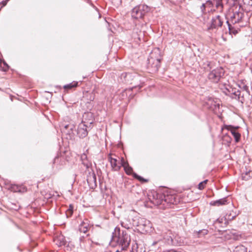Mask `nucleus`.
I'll return each mask as SVG.
<instances>
[{
	"label": "nucleus",
	"instance_id": "obj_30",
	"mask_svg": "<svg viewBox=\"0 0 252 252\" xmlns=\"http://www.w3.org/2000/svg\"><path fill=\"white\" fill-rule=\"evenodd\" d=\"M205 4H206L207 7L209 8H212L214 6V2L210 0H207Z\"/></svg>",
	"mask_w": 252,
	"mask_h": 252
},
{
	"label": "nucleus",
	"instance_id": "obj_19",
	"mask_svg": "<svg viewBox=\"0 0 252 252\" xmlns=\"http://www.w3.org/2000/svg\"><path fill=\"white\" fill-rule=\"evenodd\" d=\"M233 252H247V248L243 245L237 246L234 249Z\"/></svg>",
	"mask_w": 252,
	"mask_h": 252
},
{
	"label": "nucleus",
	"instance_id": "obj_29",
	"mask_svg": "<svg viewBox=\"0 0 252 252\" xmlns=\"http://www.w3.org/2000/svg\"><path fill=\"white\" fill-rule=\"evenodd\" d=\"M164 239L166 243L170 244L172 242V238L171 236L167 235L166 237H164Z\"/></svg>",
	"mask_w": 252,
	"mask_h": 252
},
{
	"label": "nucleus",
	"instance_id": "obj_47",
	"mask_svg": "<svg viewBox=\"0 0 252 252\" xmlns=\"http://www.w3.org/2000/svg\"><path fill=\"white\" fill-rule=\"evenodd\" d=\"M235 217V216H233L231 218V219H233Z\"/></svg>",
	"mask_w": 252,
	"mask_h": 252
},
{
	"label": "nucleus",
	"instance_id": "obj_24",
	"mask_svg": "<svg viewBox=\"0 0 252 252\" xmlns=\"http://www.w3.org/2000/svg\"><path fill=\"white\" fill-rule=\"evenodd\" d=\"M0 67L2 68L3 71H6L8 69L9 66L5 62H3L0 63Z\"/></svg>",
	"mask_w": 252,
	"mask_h": 252
},
{
	"label": "nucleus",
	"instance_id": "obj_3",
	"mask_svg": "<svg viewBox=\"0 0 252 252\" xmlns=\"http://www.w3.org/2000/svg\"><path fill=\"white\" fill-rule=\"evenodd\" d=\"M225 94L232 99H236L243 103L245 99L244 98V94L240 93V90L232 86H228L224 91Z\"/></svg>",
	"mask_w": 252,
	"mask_h": 252
},
{
	"label": "nucleus",
	"instance_id": "obj_39",
	"mask_svg": "<svg viewBox=\"0 0 252 252\" xmlns=\"http://www.w3.org/2000/svg\"><path fill=\"white\" fill-rule=\"evenodd\" d=\"M67 210L73 211V206L71 204L69 205V208Z\"/></svg>",
	"mask_w": 252,
	"mask_h": 252
},
{
	"label": "nucleus",
	"instance_id": "obj_37",
	"mask_svg": "<svg viewBox=\"0 0 252 252\" xmlns=\"http://www.w3.org/2000/svg\"><path fill=\"white\" fill-rule=\"evenodd\" d=\"M216 12H218V10H217V9H216V7L214 8H211L210 10L208 11V12L212 13H214Z\"/></svg>",
	"mask_w": 252,
	"mask_h": 252
},
{
	"label": "nucleus",
	"instance_id": "obj_31",
	"mask_svg": "<svg viewBox=\"0 0 252 252\" xmlns=\"http://www.w3.org/2000/svg\"><path fill=\"white\" fill-rule=\"evenodd\" d=\"M121 225L122 226V227L127 229H130V227H131V226H130V224H129V223H125L124 222H121Z\"/></svg>",
	"mask_w": 252,
	"mask_h": 252
},
{
	"label": "nucleus",
	"instance_id": "obj_42",
	"mask_svg": "<svg viewBox=\"0 0 252 252\" xmlns=\"http://www.w3.org/2000/svg\"><path fill=\"white\" fill-rule=\"evenodd\" d=\"M87 2L88 3H90V4L93 5V3L91 2V1L90 0H86Z\"/></svg>",
	"mask_w": 252,
	"mask_h": 252
},
{
	"label": "nucleus",
	"instance_id": "obj_38",
	"mask_svg": "<svg viewBox=\"0 0 252 252\" xmlns=\"http://www.w3.org/2000/svg\"><path fill=\"white\" fill-rule=\"evenodd\" d=\"M244 3V4H246V1H248V2H247V4H252V0H242Z\"/></svg>",
	"mask_w": 252,
	"mask_h": 252
},
{
	"label": "nucleus",
	"instance_id": "obj_17",
	"mask_svg": "<svg viewBox=\"0 0 252 252\" xmlns=\"http://www.w3.org/2000/svg\"><path fill=\"white\" fill-rule=\"evenodd\" d=\"M227 200L225 198H221L216 201H211L210 204L213 206H219L220 205H224L226 203Z\"/></svg>",
	"mask_w": 252,
	"mask_h": 252
},
{
	"label": "nucleus",
	"instance_id": "obj_22",
	"mask_svg": "<svg viewBox=\"0 0 252 252\" xmlns=\"http://www.w3.org/2000/svg\"><path fill=\"white\" fill-rule=\"evenodd\" d=\"M78 82H73L70 84L64 85L63 88L64 89H71L73 88L76 87L78 86Z\"/></svg>",
	"mask_w": 252,
	"mask_h": 252
},
{
	"label": "nucleus",
	"instance_id": "obj_35",
	"mask_svg": "<svg viewBox=\"0 0 252 252\" xmlns=\"http://www.w3.org/2000/svg\"><path fill=\"white\" fill-rule=\"evenodd\" d=\"M132 76V75L131 73H126L125 75L126 81H128V79L130 78Z\"/></svg>",
	"mask_w": 252,
	"mask_h": 252
},
{
	"label": "nucleus",
	"instance_id": "obj_4",
	"mask_svg": "<svg viewBox=\"0 0 252 252\" xmlns=\"http://www.w3.org/2000/svg\"><path fill=\"white\" fill-rule=\"evenodd\" d=\"M150 10V8L145 4H140L134 7L131 11V16L133 18L142 19Z\"/></svg>",
	"mask_w": 252,
	"mask_h": 252
},
{
	"label": "nucleus",
	"instance_id": "obj_25",
	"mask_svg": "<svg viewBox=\"0 0 252 252\" xmlns=\"http://www.w3.org/2000/svg\"><path fill=\"white\" fill-rule=\"evenodd\" d=\"M208 180H205L200 182L198 185V189L200 190H202L204 189L205 185L207 184Z\"/></svg>",
	"mask_w": 252,
	"mask_h": 252
},
{
	"label": "nucleus",
	"instance_id": "obj_34",
	"mask_svg": "<svg viewBox=\"0 0 252 252\" xmlns=\"http://www.w3.org/2000/svg\"><path fill=\"white\" fill-rule=\"evenodd\" d=\"M223 220H224L225 221V223H226V218L224 219V220H223V218H218L217 220H216V222H218L219 223H221L223 222Z\"/></svg>",
	"mask_w": 252,
	"mask_h": 252
},
{
	"label": "nucleus",
	"instance_id": "obj_11",
	"mask_svg": "<svg viewBox=\"0 0 252 252\" xmlns=\"http://www.w3.org/2000/svg\"><path fill=\"white\" fill-rule=\"evenodd\" d=\"M87 181L91 188L94 189L96 187V177L94 172L89 171V175L87 176Z\"/></svg>",
	"mask_w": 252,
	"mask_h": 252
},
{
	"label": "nucleus",
	"instance_id": "obj_41",
	"mask_svg": "<svg viewBox=\"0 0 252 252\" xmlns=\"http://www.w3.org/2000/svg\"><path fill=\"white\" fill-rule=\"evenodd\" d=\"M231 0L233 1L234 3H236V2L239 3V2H240L239 0Z\"/></svg>",
	"mask_w": 252,
	"mask_h": 252
},
{
	"label": "nucleus",
	"instance_id": "obj_14",
	"mask_svg": "<svg viewBox=\"0 0 252 252\" xmlns=\"http://www.w3.org/2000/svg\"><path fill=\"white\" fill-rule=\"evenodd\" d=\"M244 13L240 11H236L233 12L232 15L230 17V20L232 23L235 24L240 22L243 18Z\"/></svg>",
	"mask_w": 252,
	"mask_h": 252
},
{
	"label": "nucleus",
	"instance_id": "obj_33",
	"mask_svg": "<svg viewBox=\"0 0 252 252\" xmlns=\"http://www.w3.org/2000/svg\"><path fill=\"white\" fill-rule=\"evenodd\" d=\"M88 159V158L87 155L86 154L84 153L82 155H81V160L82 162H83L85 160H87Z\"/></svg>",
	"mask_w": 252,
	"mask_h": 252
},
{
	"label": "nucleus",
	"instance_id": "obj_6",
	"mask_svg": "<svg viewBox=\"0 0 252 252\" xmlns=\"http://www.w3.org/2000/svg\"><path fill=\"white\" fill-rule=\"evenodd\" d=\"M121 166H123L124 168V170L126 173L127 175H131L132 174L133 177L142 182H147L148 181L147 180L145 179L143 177L138 175L135 173H133V169L131 167H130L127 162H126L124 160V159L122 158L121 160Z\"/></svg>",
	"mask_w": 252,
	"mask_h": 252
},
{
	"label": "nucleus",
	"instance_id": "obj_48",
	"mask_svg": "<svg viewBox=\"0 0 252 252\" xmlns=\"http://www.w3.org/2000/svg\"><path fill=\"white\" fill-rule=\"evenodd\" d=\"M251 70H252V65L251 67Z\"/></svg>",
	"mask_w": 252,
	"mask_h": 252
},
{
	"label": "nucleus",
	"instance_id": "obj_12",
	"mask_svg": "<svg viewBox=\"0 0 252 252\" xmlns=\"http://www.w3.org/2000/svg\"><path fill=\"white\" fill-rule=\"evenodd\" d=\"M87 126L84 123H81L78 125L77 129V135L80 138H84L88 135Z\"/></svg>",
	"mask_w": 252,
	"mask_h": 252
},
{
	"label": "nucleus",
	"instance_id": "obj_16",
	"mask_svg": "<svg viewBox=\"0 0 252 252\" xmlns=\"http://www.w3.org/2000/svg\"><path fill=\"white\" fill-rule=\"evenodd\" d=\"M214 4L215 5V7L218 10V12L220 13H222L223 10V4L222 3V0H213Z\"/></svg>",
	"mask_w": 252,
	"mask_h": 252
},
{
	"label": "nucleus",
	"instance_id": "obj_18",
	"mask_svg": "<svg viewBox=\"0 0 252 252\" xmlns=\"http://www.w3.org/2000/svg\"><path fill=\"white\" fill-rule=\"evenodd\" d=\"M208 231L207 229L199 230L198 231H194V235L198 237H200L202 236H205L207 234Z\"/></svg>",
	"mask_w": 252,
	"mask_h": 252
},
{
	"label": "nucleus",
	"instance_id": "obj_26",
	"mask_svg": "<svg viewBox=\"0 0 252 252\" xmlns=\"http://www.w3.org/2000/svg\"><path fill=\"white\" fill-rule=\"evenodd\" d=\"M206 8H207L205 3H203L200 6V9L201 10V14L202 15H205L207 13Z\"/></svg>",
	"mask_w": 252,
	"mask_h": 252
},
{
	"label": "nucleus",
	"instance_id": "obj_8",
	"mask_svg": "<svg viewBox=\"0 0 252 252\" xmlns=\"http://www.w3.org/2000/svg\"><path fill=\"white\" fill-rule=\"evenodd\" d=\"M239 126H234L231 125H224L222 127V129H227L230 131L235 138V140L236 142H238L241 138V134L236 131V130L239 128Z\"/></svg>",
	"mask_w": 252,
	"mask_h": 252
},
{
	"label": "nucleus",
	"instance_id": "obj_27",
	"mask_svg": "<svg viewBox=\"0 0 252 252\" xmlns=\"http://www.w3.org/2000/svg\"><path fill=\"white\" fill-rule=\"evenodd\" d=\"M147 223H149V221L144 219H140L138 222V224H137V226L139 227L142 225L145 226L147 225Z\"/></svg>",
	"mask_w": 252,
	"mask_h": 252
},
{
	"label": "nucleus",
	"instance_id": "obj_5",
	"mask_svg": "<svg viewBox=\"0 0 252 252\" xmlns=\"http://www.w3.org/2000/svg\"><path fill=\"white\" fill-rule=\"evenodd\" d=\"M224 70L221 67L217 68L213 70L208 74V78L212 82L218 83L224 75Z\"/></svg>",
	"mask_w": 252,
	"mask_h": 252
},
{
	"label": "nucleus",
	"instance_id": "obj_13",
	"mask_svg": "<svg viewBox=\"0 0 252 252\" xmlns=\"http://www.w3.org/2000/svg\"><path fill=\"white\" fill-rule=\"evenodd\" d=\"M92 226L90 221L88 219H85L79 225V230L80 232L86 233Z\"/></svg>",
	"mask_w": 252,
	"mask_h": 252
},
{
	"label": "nucleus",
	"instance_id": "obj_20",
	"mask_svg": "<svg viewBox=\"0 0 252 252\" xmlns=\"http://www.w3.org/2000/svg\"><path fill=\"white\" fill-rule=\"evenodd\" d=\"M252 175V171H249L248 172H246V173L242 174V178L244 180L247 181L251 178Z\"/></svg>",
	"mask_w": 252,
	"mask_h": 252
},
{
	"label": "nucleus",
	"instance_id": "obj_23",
	"mask_svg": "<svg viewBox=\"0 0 252 252\" xmlns=\"http://www.w3.org/2000/svg\"><path fill=\"white\" fill-rule=\"evenodd\" d=\"M222 140L224 142V143L229 145L231 142L232 138L229 135L225 134L223 136Z\"/></svg>",
	"mask_w": 252,
	"mask_h": 252
},
{
	"label": "nucleus",
	"instance_id": "obj_2",
	"mask_svg": "<svg viewBox=\"0 0 252 252\" xmlns=\"http://www.w3.org/2000/svg\"><path fill=\"white\" fill-rule=\"evenodd\" d=\"M161 56L158 48L155 49L150 53L148 59L147 69L150 73L157 72L160 65Z\"/></svg>",
	"mask_w": 252,
	"mask_h": 252
},
{
	"label": "nucleus",
	"instance_id": "obj_40",
	"mask_svg": "<svg viewBox=\"0 0 252 252\" xmlns=\"http://www.w3.org/2000/svg\"><path fill=\"white\" fill-rule=\"evenodd\" d=\"M85 239V237L84 236H81L79 238V240L80 243L82 242Z\"/></svg>",
	"mask_w": 252,
	"mask_h": 252
},
{
	"label": "nucleus",
	"instance_id": "obj_7",
	"mask_svg": "<svg viewBox=\"0 0 252 252\" xmlns=\"http://www.w3.org/2000/svg\"><path fill=\"white\" fill-rule=\"evenodd\" d=\"M223 22V18L220 15H218L213 16L211 20L210 25L208 27V30H218L220 28H221L222 27Z\"/></svg>",
	"mask_w": 252,
	"mask_h": 252
},
{
	"label": "nucleus",
	"instance_id": "obj_36",
	"mask_svg": "<svg viewBox=\"0 0 252 252\" xmlns=\"http://www.w3.org/2000/svg\"><path fill=\"white\" fill-rule=\"evenodd\" d=\"M226 23L228 25V29H229V31L230 32H233L234 34H235L236 33H237V31H232L231 29V25L229 24V22L228 21H226Z\"/></svg>",
	"mask_w": 252,
	"mask_h": 252
},
{
	"label": "nucleus",
	"instance_id": "obj_46",
	"mask_svg": "<svg viewBox=\"0 0 252 252\" xmlns=\"http://www.w3.org/2000/svg\"><path fill=\"white\" fill-rule=\"evenodd\" d=\"M94 99V97H93V99H92V98H91L90 100H93Z\"/></svg>",
	"mask_w": 252,
	"mask_h": 252
},
{
	"label": "nucleus",
	"instance_id": "obj_9",
	"mask_svg": "<svg viewBox=\"0 0 252 252\" xmlns=\"http://www.w3.org/2000/svg\"><path fill=\"white\" fill-rule=\"evenodd\" d=\"M150 201L156 206H159L161 204H164V202H166L165 196L162 194L156 193L152 196V198H149Z\"/></svg>",
	"mask_w": 252,
	"mask_h": 252
},
{
	"label": "nucleus",
	"instance_id": "obj_44",
	"mask_svg": "<svg viewBox=\"0 0 252 252\" xmlns=\"http://www.w3.org/2000/svg\"><path fill=\"white\" fill-rule=\"evenodd\" d=\"M68 126V125H66V126H65V128H67Z\"/></svg>",
	"mask_w": 252,
	"mask_h": 252
},
{
	"label": "nucleus",
	"instance_id": "obj_15",
	"mask_svg": "<svg viewBox=\"0 0 252 252\" xmlns=\"http://www.w3.org/2000/svg\"><path fill=\"white\" fill-rule=\"evenodd\" d=\"M238 87L239 88V89L240 90V93L244 94V99L245 96L250 95L249 87L246 85L242 84L241 85H238Z\"/></svg>",
	"mask_w": 252,
	"mask_h": 252
},
{
	"label": "nucleus",
	"instance_id": "obj_10",
	"mask_svg": "<svg viewBox=\"0 0 252 252\" xmlns=\"http://www.w3.org/2000/svg\"><path fill=\"white\" fill-rule=\"evenodd\" d=\"M112 155L111 154H109L108 155V160L110 162L112 169L114 171H118L121 168V164H120L118 162L117 159L116 158L117 156L116 155H114L115 158L112 157Z\"/></svg>",
	"mask_w": 252,
	"mask_h": 252
},
{
	"label": "nucleus",
	"instance_id": "obj_43",
	"mask_svg": "<svg viewBox=\"0 0 252 252\" xmlns=\"http://www.w3.org/2000/svg\"><path fill=\"white\" fill-rule=\"evenodd\" d=\"M157 243H158V242H153V246H154V245H155L156 244H157Z\"/></svg>",
	"mask_w": 252,
	"mask_h": 252
},
{
	"label": "nucleus",
	"instance_id": "obj_1",
	"mask_svg": "<svg viewBox=\"0 0 252 252\" xmlns=\"http://www.w3.org/2000/svg\"><path fill=\"white\" fill-rule=\"evenodd\" d=\"M112 239L117 243L122 251L126 250L131 241L130 236L126 231L122 230L121 232L119 227L115 228L114 232L112 234Z\"/></svg>",
	"mask_w": 252,
	"mask_h": 252
},
{
	"label": "nucleus",
	"instance_id": "obj_45",
	"mask_svg": "<svg viewBox=\"0 0 252 252\" xmlns=\"http://www.w3.org/2000/svg\"><path fill=\"white\" fill-rule=\"evenodd\" d=\"M138 39H139V40H141V38H140V36H139V37H138Z\"/></svg>",
	"mask_w": 252,
	"mask_h": 252
},
{
	"label": "nucleus",
	"instance_id": "obj_21",
	"mask_svg": "<svg viewBox=\"0 0 252 252\" xmlns=\"http://www.w3.org/2000/svg\"><path fill=\"white\" fill-rule=\"evenodd\" d=\"M82 162V164L86 167V169H88V171H90V169L92 170V162L89 161V160L88 159L87 160H85Z\"/></svg>",
	"mask_w": 252,
	"mask_h": 252
},
{
	"label": "nucleus",
	"instance_id": "obj_28",
	"mask_svg": "<svg viewBox=\"0 0 252 252\" xmlns=\"http://www.w3.org/2000/svg\"><path fill=\"white\" fill-rule=\"evenodd\" d=\"M11 190L14 192L21 191V187L19 186H18L17 185H12L11 186Z\"/></svg>",
	"mask_w": 252,
	"mask_h": 252
},
{
	"label": "nucleus",
	"instance_id": "obj_32",
	"mask_svg": "<svg viewBox=\"0 0 252 252\" xmlns=\"http://www.w3.org/2000/svg\"><path fill=\"white\" fill-rule=\"evenodd\" d=\"M73 211H70L67 210L65 212V214L67 218L70 217L73 214Z\"/></svg>",
	"mask_w": 252,
	"mask_h": 252
}]
</instances>
